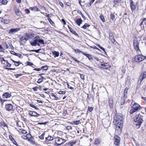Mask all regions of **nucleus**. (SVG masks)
<instances>
[{
	"instance_id": "43",
	"label": "nucleus",
	"mask_w": 146,
	"mask_h": 146,
	"mask_svg": "<svg viewBox=\"0 0 146 146\" xmlns=\"http://www.w3.org/2000/svg\"><path fill=\"white\" fill-rule=\"evenodd\" d=\"M48 20L49 23L51 24L52 25V24L54 23L52 21V20L50 17H48Z\"/></svg>"
},
{
	"instance_id": "38",
	"label": "nucleus",
	"mask_w": 146,
	"mask_h": 146,
	"mask_svg": "<svg viewBox=\"0 0 146 146\" xmlns=\"http://www.w3.org/2000/svg\"><path fill=\"white\" fill-rule=\"evenodd\" d=\"M132 11L134 10L136 7L135 6V5L133 4H132L130 5Z\"/></svg>"
},
{
	"instance_id": "16",
	"label": "nucleus",
	"mask_w": 146,
	"mask_h": 146,
	"mask_svg": "<svg viewBox=\"0 0 146 146\" xmlns=\"http://www.w3.org/2000/svg\"><path fill=\"white\" fill-rule=\"evenodd\" d=\"M29 114L32 116L37 117L39 115L38 114L34 111H30Z\"/></svg>"
},
{
	"instance_id": "50",
	"label": "nucleus",
	"mask_w": 146,
	"mask_h": 146,
	"mask_svg": "<svg viewBox=\"0 0 146 146\" xmlns=\"http://www.w3.org/2000/svg\"><path fill=\"white\" fill-rule=\"evenodd\" d=\"M42 79L41 78H39L38 79V81L37 82L38 83H40L41 82H42Z\"/></svg>"
},
{
	"instance_id": "31",
	"label": "nucleus",
	"mask_w": 146,
	"mask_h": 146,
	"mask_svg": "<svg viewBox=\"0 0 146 146\" xmlns=\"http://www.w3.org/2000/svg\"><path fill=\"white\" fill-rule=\"evenodd\" d=\"M54 138L53 137H52L51 136H48L46 138V139L47 140L49 141H51L53 140Z\"/></svg>"
},
{
	"instance_id": "46",
	"label": "nucleus",
	"mask_w": 146,
	"mask_h": 146,
	"mask_svg": "<svg viewBox=\"0 0 146 146\" xmlns=\"http://www.w3.org/2000/svg\"><path fill=\"white\" fill-rule=\"evenodd\" d=\"M58 93L59 94H64L66 93V92L65 91H60Z\"/></svg>"
},
{
	"instance_id": "3",
	"label": "nucleus",
	"mask_w": 146,
	"mask_h": 146,
	"mask_svg": "<svg viewBox=\"0 0 146 146\" xmlns=\"http://www.w3.org/2000/svg\"><path fill=\"white\" fill-rule=\"evenodd\" d=\"M131 106L133 108L130 111V113L131 114L141 109V107L140 105L136 103L135 102L133 104V102H132Z\"/></svg>"
},
{
	"instance_id": "19",
	"label": "nucleus",
	"mask_w": 146,
	"mask_h": 146,
	"mask_svg": "<svg viewBox=\"0 0 146 146\" xmlns=\"http://www.w3.org/2000/svg\"><path fill=\"white\" fill-rule=\"evenodd\" d=\"M113 101L112 98L109 99V104L110 108H112L113 107Z\"/></svg>"
},
{
	"instance_id": "20",
	"label": "nucleus",
	"mask_w": 146,
	"mask_h": 146,
	"mask_svg": "<svg viewBox=\"0 0 146 146\" xmlns=\"http://www.w3.org/2000/svg\"><path fill=\"white\" fill-rule=\"evenodd\" d=\"M128 88H125L124 89V97H123V100H125L126 98H127V91L128 90Z\"/></svg>"
},
{
	"instance_id": "64",
	"label": "nucleus",
	"mask_w": 146,
	"mask_h": 146,
	"mask_svg": "<svg viewBox=\"0 0 146 146\" xmlns=\"http://www.w3.org/2000/svg\"><path fill=\"white\" fill-rule=\"evenodd\" d=\"M80 78L83 80L84 79V75L83 74H81Z\"/></svg>"
},
{
	"instance_id": "12",
	"label": "nucleus",
	"mask_w": 146,
	"mask_h": 146,
	"mask_svg": "<svg viewBox=\"0 0 146 146\" xmlns=\"http://www.w3.org/2000/svg\"><path fill=\"white\" fill-rule=\"evenodd\" d=\"M109 39L111 42L114 43L115 42V38L114 36V35L113 33L111 32L109 34Z\"/></svg>"
},
{
	"instance_id": "26",
	"label": "nucleus",
	"mask_w": 146,
	"mask_h": 146,
	"mask_svg": "<svg viewBox=\"0 0 146 146\" xmlns=\"http://www.w3.org/2000/svg\"><path fill=\"white\" fill-rule=\"evenodd\" d=\"M101 143V141L100 139H95L94 143L96 145L100 144Z\"/></svg>"
},
{
	"instance_id": "6",
	"label": "nucleus",
	"mask_w": 146,
	"mask_h": 146,
	"mask_svg": "<svg viewBox=\"0 0 146 146\" xmlns=\"http://www.w3.org/2000/svg\"><path fill=\"white\" fill-rule=\"evenodd\" d=\"M146 57L141 55H138L135 58V60L136 62H141L146 58Z\"/></svg>"
},
{
	"instance_id": "27",
	"label": "nucleus",
	"mask_w": 146,
	"mask_h": 146,
	"mask_svg": "<svg viewBox=\"0 0 146 146\" xmlns=\"http://www.w3.org/2000/svg\"><path fill=\"white\" fill-rule=\"evenodd\" d=\"M12 61L15 64V65L16 66H18L21 64V63L19 61H16L11 59Z\"/></svg>"
},
{
	"instance_id": "39",
	"label": "nucleus",
	"mask_w": 146,
	"mask_h": 146,
	"mask_svg": "<svg viewBox=\"0 0 146 146\" xmlns=\"http://www.w3.org/2000/svg\"><path fill=\"white\" fill-rule=\"evenodd\" d=\"M121 0H113V2L115 5H117V3H119Z\"/></svg>"
},
{
	"instance_id": "17",
	"label": "nucleus",
	"mask_w": 146,
	"mask_h": 146,
	"mask_svg": "<svg viewBox=\"0 0 146 146\" xmlns=\"http://www.w3.org/2000/svg\"><path fill=\"white\" fill-rule=\"evenodd\" d=\"M0 21H1L2 23L6 24H9V20L5 19L3 18H0Z\"/></svg>"
},
{
	"instance_id": "45",
	"label": "nucleus",
	"mask_w": 146,
	"mask_h": 146,
	"mask_svg": "<svg viewBox=\"0 0 146 146\" xmlns=\"http://www.w3.org/2000/svg\"><path fill=\"white\" fill-rule=\"evenodd\" d=\"M51 95L52 96H53L54 98V99L55 100H57L58 99V98H57L54 94L53 93H52Z\"/></svg>"
},
{
	"instance_id": "29",
	"label": "nucleus",
	"mask_w": 146,
	"mask_h": 146,
	"mask_svg": "<svg viewBox=\"0 0 146 146\" xmlns=\"http://www.w3.org/2000/svg\"><path fill=\"white\" fill-rule=\"evenodd\" d=\"M30 9L31 10H35L36 11H39L38 8L36 6L31 7Z\"/></svg>"
},
{
	"instance_id": "10",
	"label": "nucleus",
	"mask_w": 146,
	"mask_h": 146,
	"mask_svg": "<svg viewBox=\"0 0 146 146\" xmlns=\"http://www.w3.org/2000/svg\"><path fill=\"white\" fill-rule=\"evenodd\" d=\"M146 77V71L141 73L139 78L138 82L140 84L142 80Z\"/></svg>"
},
{
	"instance_id": "8",
	"label": "nucleus",
	"mask_w": 146,
	"mask_h": 146,
	"mask_svg": "<svg viewBox=\"0 0 146 146\" xmlns=\"http://www.w3.org/2000/svg\"><path fill=\"white\" fill-rule=\"evenodd\" d=\"M139 43L137 40H134L133 41V46L137 52H140L139 48Z\"/></svg>"
},
{
	"instance_id": "59",
	"label": "nucleus",
	"mask_w": 146,
	"mask_h": 146,
	"mask_svg": "<svg viewBox=\"0 0 146 146\" xmlns=\"http://www.w3.org/2000/svg\"><path fill=\"white\" fill-rule=\"evenodd\" d=\"M143 24L145 25H146V18H144L143 19Z\"/></svg>"
},
{
	"instance_id": "36",
	"label": "nucleus",
	"mask_w": 146,
	"mask_h": 146,
	"mask_svg": "<svg viewBox=\"0 0 146 146\" xmlns=\"http://www.w3.org/2000/svg\"><path fill=\"white\" fill-rule=\"evenodd\" d=\"M80 120L74 121H73V123H72V124H73L74 123L75 125H78L80 123Z\"/></svg>"
},
{
	"instance_id": "11",
	"label": "nucleus",
	"mask_w": 146,
	"mask_h": 146,
	"mask_svg": "<svg viewBox=\"0 0 146 146\" xmlns=\"http://www.w3.org/2000/svg\"><path fill=\"white\" fill-rule=\"evenodd\" d=\"M5 108L6 110L10 111L13 110V106L11 104H6L5 106Z\"/></svg>"
},
{
	"instance_id": "1",
	"label": "nucleus",
	"mask_w": 146,
	"mask_h": 146,
	"mask_svg": "<svg viewBox=\"0 0 146 146\" xmlns=\"http://www.w3.org/2000/svg\"><path fill=\"white\" fill-rule=\"evenodd\" d=\"M114 120L116 122L117 127L121 129L123 127V121L122 115L121 114H117L114 117Z\"/></svg>"
},
{
	"instance_id": "40",
	"label": "nucleus",
	"mask_w": 146,
	"mask_h": 146,
	"mask_svg": "<svg viewBox=\"0 0 146 146\" xmlns=\"http://www.w3.org/2000/svg\"><path fill=\"white\" fill-rule=\"evenodd\" d=\"M44 133H42L41 135L39 137V138L42 140L43 139H44Z\"/></svg>"
},
{
	"instance_id": "49",
	"label": "nucleus",
	"mask_w": 146,
	"mask_h": 146,
	"mask_svg": "<svg viewBox=\"0 0 146 146\" xmlns=\"http://www.w3.org/2000/svg\"><path fill=\"white\" fill-rule=\"evenodd\" d=\"M67 85L68 88L70 89L71 90H73L74 89V88L73 87L70 86V85L68 83H67Z\"/></svg>"
},
{
	"instance_id": "13",
	"label": "nucleus",
	"mask_w": 146,
	"mask_h": 146,
	"mask_svg": "<svg viewBox=\"0 0 146 146\" xmlns=\"http://www.w3.org/2000/svg\"><path fill=\"white\" fill-rule=\"evenodd\" d=\"M20 30L19 28H16L14 29H12L9 30V33L13 35L16 32L19 31Z\"/></svg>"
},
{
	"instance_id": "33",
	"label": "nucleus",
	"mask_w": 146,
	"mask_h": 146,
	"mask_svg": "<svg viewBox=\"0 0 146 146\" xmlns=\"http://www.w3.org/2000/svg\"><path fill=\"white\" fill-rule=\"evenodd\" d=\"M48 66L46 65H45L42 66L41 67V69H43L44 70H46L48 69Z\"/></svg>"
},
{
	"instance_id": "21",
	"label": "nucleus",
	"mask_w": 146,
	"mask_h": 146,
	"mask_svg": "<svg viewBox=\"0 0 146 146\" xmlns=\"http://www.w3.org/2000/svg\"><path fill=\"white\" fill-rule=\"evenodd\" d=\"M14 10L16 15H19V8L17 6H15L14 7Z\"/></svg>"
},
{
	"instance_id": "52",
	"label": "nucleus",
	"mask_w": 146,
	"mask_h": 146,
	"mask_svg": "<svg viewBox=\"0 0 146 146\" xmlns=\"http://www.w3.org/2000/svg\"><path fill=\"white\" fill-rule=\"evenodd\" d=\"M5 69L8 70H15V68L6 67Z\"/></svg>"
},
{
	"instance_id": "7",
	"label": "nucleus",
	"mask_w": 146,
	"mask_h": 146,
	"mask_svg": "<svg viewBox=\"0 0 146 146\" xmlns=\"http://www.w3.org/2000/svg\"><path fill=\"white\" fill-rule=\"evenodd\" d=\"M63 143V140L59 137L57 138L55 140L54 144L55 145L59 146L61 145Z\"/></svg>"
},
{
	"instance_id": "15",
	"label": "nucleus",
	"mask_w": 146,
	"mask_h": 146,
	"mask_svg": "<svg viewBox=\"0 0 146 146\" xmlns=\"http://www.w3.org/2000/svg\"><path fill=\"white\" fill-rule=\"evenodd\" d=\"M27 40V39L26 38H25L24 36H22L20 39V42L21 44H23L26 42Z\"/></svg>"
},
{
	"instance_id": "63",
	"label": "nucleus",
	"mask_w": 146,
	"mask_h": 146,
	"mask_svg": "<svg viewBox=\"0 0 146 146\" xmlns=\"http://www.w3.org/2000/svg\"><path fill=\"white\" fill-rule=\"evenodd\" d=\"M7 100H5L3 99H1V100H0V101H1V103H3L4 102H5L6 101H7Z\"/></svg>"
},
{
	"instance_id": "37",
	"label": "nucleus",
	"mask_w": 146,
	"mask_h": 146,
	"mask_svg": "<svg viewBox=\"0 0 146 146\" xmlns=\"http://www.w3.org/2000/svg\"><path fill=\"white\" fill-rule=\"evenodd\" d=\"M27 65H28L30 66H35L33 64V63H31L29 62H27Z\"/></svg>"
},
{
	"instance_id": "14",
	"label": "nucleus",
	"mask_w": 146,
	"mask_h": 146,
	"mask_svg": "<svg viewBox=\"0 0 146 146\" xmlns=\"http://www.w3.org/2000/svg\"><path fill=\"white\" fill-rule=\"evenodd\" d=\"M11 96V94L8 92L5 93L3 94L2 95V98L3 99H7L10 98Z\"/></svg>"
},
{
	"instance_id": "51",
	"label": "nucleus",
	"mask_w": 146,
	"mask_h": 146,
	"mask_svg": "<svg viewBox=\"0 0 146 146\" xmlns=\"http://www.w3.org/2000/svg\"><path fill=\"white\" fill-rule=\"evenodd\" d=\"M38 88V87L36 86L35 87L33 88V89L34 91H37V89Z\"/></svg>"
},
{
	"instance_id": "55",
	"label": "nucleus",
	"mask_w": 146,
	"mask_h": 146,
	"mask_svg": "<svg viewBox=\"0 0 146 146\" xmlns=\"http://www.w3.org/2000/svg\"><path fill=\"white\" fill-rule=\"evenodd\" d=\"M88 110L90 112H91L93 110V108L92 107H88Z\"/></svg>"
},
{
	"instance_id": "25",
	"label": "nucleus",
	"mask_w": 146,
	"mask_h": 146,
	"mask_svg": "<svg viewBox=\"0 0 146 146\" xmlns=\"http://www.w3.org/2000/svg\"><path fill=\"white\" fill-rule=\"evenodd\" d=\"M11 53L12 54H13L17 56H18L19 57H20L21 56V54L16 53L13 51H11Z\"/></svg>"
},
{
	"instance_id": "24",
	"label": "nucleus",
	"mask_w": 146,
	"mask_h": 146,
	"mask_svg": "<svg viewBox=\"0 0 146 146\" xmlns=\"http://www.w3.org/2000/svg\"><path fill=\"white\" fill-rule=\"evenodd\" d=\"M52 53L53 55H54V56L55 58L56 57H58L59 55V52L56 51H53L52 52Z\"/></svg>"
},
{
	"instance_id": "35",
	"label": "nucleus",
	"mask_w": 146,
	"mask_h": 146,
	"mask_svg": "<svg viewBox=\"0 0 146 146\" xmlns=\"http://www.w3.org/2000/svg\"><path fill=\"white\" fill-rule=\"evenodd\" d=\"M1 3L3 5H6L7 3V0H1Z\"/></svg>"
},
{
	"instance_id": "58",
	"label": "nucleus",
	"mask_w": 146,
	"mask_h": 146,
	"mask_svg": "<svg viewBox=\"0 0 146 146\" xmlns=\"http://www.w3.org/2000/svg\"><path fill=\"white\" fill-rule=\"evenodd\" d=\"M80 15H81V16H82V17L83 18L84 20H86V17L84 15L82 14V13L81 12L80 13Z\"/></svg>"
},
{
	"instance_id": "61",
	"label": "nucleus",
	"mask_w": 146,
	"mask_h": 146,
	"mask_svg": "<svg viewBox=\"0 0 146 146\" xmlns=\"http://www.w3.org/2000/svg\"><path fill=\"white\" fill-rule=\"evenodd\" d=\"M21 137L22 138L24 139H26L28 138V137L27 136L25 135L22 136Z\"/></svg>"
},
{
	"instance_id": "34",
	"label": "nucleus",
	"mask_w": 146,
	"mask_h": 146,
	"mask_svg": "<svg viewBox=\"0 0 146 146\" xmlns=\"http://www.w3.org/2000/svg\"><path fill=\"white\" fill-rule=\"evenodd\" d=\"M100 17L101 20L103 22H104L105 21V20L104 16L102 15L100 16Z\"/></svg>"
},
{
	"instance_id": "56",
	"label": "nucleus",
	"mask_w": 146,
	"mask_h": 146,
	"mask_svg": "<svg viewBox=\"0 0 146 146\" xmlns=\"http://www.w3.org/2000/svg\"><path fill=\"white\" fill-rule=\"evenodd\" d=\"M34 70L37 71H40L41 70V68H35L34 69Z\"/></svg>"
},
{
	"instance_id": "62",
	"label": "nucleus",
	"mask_w": 146,
	"mask_h": 146,
	"mask_svg": "<svg viewBox=\"0 0 146 146\" xmlns=\"http://www.w3.org/2000/svg\"><path fill=\"white\" fill-rule=\"evenodd\" d=\"M13 143L15 145H16L17 146H19V145L17 144V142L15 140L13 141Z\"/></svg>"
},
{
	"instance_id": "48",
	"label": "nucleus",
	"mask_w": 146,
	"mask_h": 146,
	"mask_svg": "<svg viewBox=\"0 0 146 146\" xmlns=\"http://www.w3.org/2000/svg\"><path fill=\"white\" fill-rule=\"evenodd\" d=\"M22 74H17L15 75V76L16 78H18L20 76H21L22 75Z\"/></svg>"
},
{
	"instance_id": "30",
	"label": "nucleus",
	"mask_w": 146,
	"mask_h": 146,
	"mask_svg": "<svg viewBox=\"0 0 146 146\" xmlns=\"http://www.w3.org/2000/svg\"><path fill=\"white\" fill-rule=\"evenodd\" d=\"M90 25L88 24L87 23H86L82 27V28L84 29H86L87 27H89Z\"/></svg>"
},
{
	"instance_id": "41",
	"label": "nucleus",
	"mask_w": 146,
	"mask_h": 146,
	"mask_svg": "<svg viewBox=\"0 0 146 146\" xmlns=\"http://www.w3.org/2000/svg\"><path fill=\"white\" fill-rule=\"evenodd\" d=\"M0 123L1 125L4 127L7 126V125L4 122H1Z\"/></svg>"
},
{
	"instance_id": "2",
	"label": "nucleus",
	"mask_w": 146,
	"mask_h": 146,
	"mask_svg": "<svg viewBox=\"0 0 146 146\" xmlns=\"http://www.w3.org/2000/svg\"><path fill=\"white\" fill-rule=\"evenodd\" d=\"M44 41L42 38L38 36H37L33 39V41L30 42V44L32 46H36V45L40 46V44H44Z\"/></svg>"
},
{
	"instance_id": "32",
	"label": "nucleus",
	"mask_w": 146,
	"mask_h": 146,
	"mask_svg": "<svg viewBox=\"0 0 146 146\" xmlns=\"http://www.w3.org/2000/svg\"><path fill=\"white\" fill-rule=\"evenodd\" d=\"M110 18L113 21L114 20H115V16L114 15L113 13H111L110 15Z\"/></svg>"
},
{
	"instance_id": "42",
	"label": "nucleus",
	"mask_w": 146,
	"mask_h": 146,
	"mask_svg": "<svg viewBox=\"0 0 146 146\" xmlns=\"http://www.w3.org/2000/svg\"><path fill=\"white\" fill-rule=\"evenodd\" d=\"M9 138L13 142V141L15 139L12 136L10 135L9 136Z\"/></svg>"
},
{
	"instance_id": "9",
	"label": "nucleus",
	"mask_w": 146,
	"mask_h": 146,
	"mask_svg": "<svg viewBox=\"0 0 146 146\" xmlns=\"http://www.w3.org/2000/svg\"><path fill=\"white\" fill-rule=\"evenodd\" d=\"M98 66L100 68H103L106 69H108L111 67V66L108 63L106 62L103 64H99Z\"/></svg>"
},
{
	"instance_id": "18",
	"label": "nucleus",
	"mask_w": 146,
	"mask_h": 146,
	"mask_svg": "<svg viewBox=\"0 0 146 146\" xmlns=\"http://www.w3.org/2000/svg\"><path fill=\"white\" fill-rule=\"evenodd\" d=\"M82 21L81 18L78 19L75 21V22L78 26H80L82 23Z\"/></svg>"
},
{
	"instance_id": "60",
	"label": "nucleus",
	"mask_w": 146,
	"mask_h": 146,
	"mask_svg": "<svg viewBox=\"0 0 146 146\" xmlns=\"http://www.w3.org/2000/svg\"><path fill=\"white\" fill-rule=\"evenodd\" d=\"M25 12L27 14H29L30 13V11L28 9H25Z\"/></svg>"
},
{
	"instance_id": "28",
	"label": "nucleus",
	"mask_w": 146,
	"mask_h": 146,
	"mask_svg": "<svg viewBox=\"0 0 146 146\" xmlns=\"http://www.w3.org/2000/svg\"><path fill=\"white\" fill-rule=\"evenodd\" d=\"M32 35L31 34L30 35L29 34H28L26 33L25 36H24L28 40L29 38H32V37H31V36Z\"/></svg>"
},
{
	"instance_id": "57",
	"label": "nucleus",
	"mask_w": 146,
	"mask_h": 146,
	"mask_svg": "<svg viewBox=\"0 0 146 146\" xmlns=\"http://www.w3.org/2000/svg\"><path fill=\"white\" fill-rule=\"evenodd\" d=\"M69 143L71 146H72L73 145H74L76 143V142L74 141L71 142H70Z\"/></svg>"
},
{
	"instance_id": "44",
	"label": "nucleus",
	"mask_w": 146,
	"mask_h": 146,
	"mask_svg": "<svg viewBox=\"0 0 146 146\" xmlns=\"http://www.w3.org/2000/svg\"><path fill=\"white\" fill-rule=\"evenodd\" d=\"M0 61L1 62L4 61L5 62L6 61V60L4 59V58L2 57L1 55L0 56Z\"/></svg>"
},
{
	"instance_id": "53",
	"label": "nucleus",
	"mask_w": 146,
	"mask_h": 146,
	"mask_svg": "<svg viewBox=\"0 0 146 146\" xmlns=\"http://www.w3.org/2000/svg\"><path fill=\"white\" fill-rule=\"evenodd\" d=\"M141 124H139V123H137L135 124L136 126L137 127V128H139L140 126V125Z\"/></svg>"
},
{
	"instance_id": "4",
	"label": "nucleus",
	"mask_w": 146,
	"mask_h": 146,
	"mask_svg": "<svg viewBox=\"0 0 146 146\" xmlns=\"http://www.w3.org/2000/svg\"><path fill=\"white\" fill-rule=\"evenodd\" d=\"M143 117L139 115L135 116L134 118V121L135 123H139V124H141L142 122Z\"/></svg>"
},
{
	"instance_id": "22",
	"label": "nucleus",
	"mask_w": 146,
	"mask_h": 146,
	"mask_svg": "<svg viewBox=\"0 0 146 146\" xmlns=\"http://www.w3.org/2000/svg\"><path fill=\"white\" fill-rule=\"evenodd\" d=\"M82 53L85 56L87 57L90 60L92 59V56L91 55L84 53Z\"/></svg>"
},
{
	"instance_id": "54",
	"label": "nucleus",
	"mask_w": 146,
	"mask_h": 146,
	"mask_svg": "<svg viewBox=\"0 0 146 146\" xmlns=\"http://www.w3.org/2000/svg\"><path fill=\"white\" fill-rule=\"evenodd\" d=\"M7 66L10 67L11 66V64L9 63L8 61L6 62Z\"/></svg>"
},
{
	"instance_id": "23",
	"label": "nucleus",
	"mask_w": 146,
	"mask_h": 146,
	"mask_svg": "<svg viewBox=\"0 0 146 146\" xmlns=\"http://www.w3.org/2000/svg\"><path fill=\"white\" fill-rule=\"evenodd\" d=\"M68 27L70 30V31L74 35H78V34L74 30H73L71 27L68 26Z\"/></svg>"
},
{
	"instance_id": "47",
	"label": "nucleus",
	"mask_w": 146,
	"mask_h": 146,
	"mask_svg": "<svg viewBox=\"0 0 146 146\" xmlns=\"http://www.w3.org/2000/svg\"><path fill=\"white\" fill-rule=\"evenodd\" d=\"M30 106L31 107L35 108L36 109H38V108L36 106L32 104H30Z\"/></svg>"
},
{
	"instance_id": "5",
	"label": "nucleus",
	"mask_w": 146,
	"mask_h": 146,
	"mask_svg": "<svg viewBox=\"0 0 146 146\" xmlns=\"http://www.w3.org/2000/svg\"><path fill=\"white\" fill-rule=\"evenodd\" d=\"M114 144L115 146L119 145L120 144V138L117 135H115L114 137Z\"/></svg>"
}]
</instances>
